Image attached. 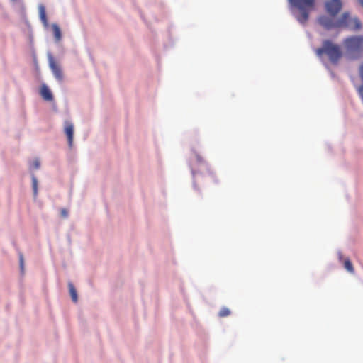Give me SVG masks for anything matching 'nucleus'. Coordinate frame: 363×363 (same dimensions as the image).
Returning <instances> with one entry per match:
<instances>
[{
    "label": "nucleus",
    "instance_id": "nucleus-2",
    "mask_svg": "<svg viewBox=\"0 0 363 363\" xmlns=\"http://www.w3.org/2000/svg\"><path fill=\"white\" fill-rule=\"evenodd\" d=\"M345 55L350 60L363 56V36H351L343 40Z\"/></svg>",
    "mask_w": 363,
    "mask_h": 363
},
{
    "label": "nucleus",
    "instance_id": "nucleus-7",
    "mask_svg": "<svg viewBox=\"0 0 363 363\" xmlns=\"http://www.w3.org/2000/svg\"><path fill=\"white\" fill-rule=\"evenodd\" d=\"M40 94L42 98L45 101H51L53 100V96L51 91L45 84H42L40 90Z\"/></svg>",
    "mask_w": 363,
    "mask_h": 363
},
{
    "label": "nucleus",
    "instance_id": "nucleus-5",
    "mask_svg": "<svg viewBox=\"0 0 363 363\" xmlns=\"http://www.w3.org/2000/svg\"><path fill=\"white\" fill-rule=\"evenodd\" d=\"M48 61H49L50 68L52 70L55 77L58 81H60V82L62 81V79H63V74H62L61 67H60L59 65H57L56 63V62L55 61L53 57L51 55H50L49 57H48Z\"/></svg>",
    "mask_w": 363,
    "mask_h": 363
},
{
    "label": "nucleus",
    "instance_id": "nucleus-9",
    "mask_svg": "<svg viewBox=\"0 0 363 363\" xmlns=\"http://www.w3.org/2000/svg\"><path fill=\"white\" fill-rule=\"evenodd\" d=\"M52 29L53 31L55 39L57 42H59L62 39V33L60 27L56 23L52 25Z\"/></svg>",
    "mask_w": 363,
    "mask_h": 363
},
{
    "label": "nucleus",
    "instance_id": "nucleus-15",
    "mask_svg": "<svg viewBox=\"0 0 363 363\" xmlns=\"http://www.w3.org/2000/svg\"><path fill=\"white\" fill-rule=\"evenodd\" d=\"M19 261H20V266H21V270L23 271V262H24V260H23V256L22 254L19 255Z\"/></svg>",
    "mask_w": 363,
    "mask_h": 363
},
{
    "label": "nucleus",
    "instance_id": "nucleus-14",
    "mask_svg": "<svg viewBox=\"0 0 363 363\" xmlns=\"http://www.w3.org/2000/svg\"><path fill=\"white\" fill-rule=\"evenodd\" d=\"M40 166V161L38 160H35L33 162V164H32V167L33 169H38Z\"/></svg>",
    "mask_w": 363,
    "mask_h": 363
},
{
    "label": "nucleus",
    "instance_id": "nucleus-12",
    "mask_svg": "<svg viewBox=\"0 0 363 363\" xmlns=\"http://www.w3.org/2000/svg\"><path fill=\"white\" fill-rule=\"evenodd\" d=\"M231 313L230 310L228 308L223 307L220 309L218 313V315L220 318H224L230 315Z\"/></svg>",
    "mask_w": 363,
    "mask_h": 363
},
{
    "label": "nucleus",
    "instance_id": "nucleus-10",
    "mask_svg": "<svg viewBox=\"0 0 363 363\" xmlns=\"http://www.w3.org/2000/svg\"><path fill=\"white\" fill-rule=\"evenodd\" d=\"M68 287H69V294H70L72 301L74 303L77 302V300H78L77 294V291H76L74 285L72 283H69Z\"/></svg>",
    "mask_w": 363,
    "mask_h": 363
},
{
    "label": "nucleus",
    "instance_id": "nucleus-8",
    "mask_svg": "<svg viewBox=\"0 0 363 363\" xmlns=\"http://www.w3.org/2000/svg\"><path fill=\"white\" fill-rule=\"evenodd\" d=\"M38 11H39L40 18L42 23H43V25L45 27H48V21L47 16H46V13H45V6L43 4L39 5Z\"/></svg>",
    "mask_w": 363,
    "mask_h": 363
},
{
    "label": "nucleus",
    "instance_id": "nucleus-11",
    "mask_svg": "<svg viewBox=\"0 0 363 363\" xmlns=\"http://www.w3.org/2000/svg\"><path fill=\"white\" fill-rule=\"evenodd\" d=\"M343 264L345 269L347 270L350 273L353 274L354 272V269L350 259H345L344 260Z\"/></svg>",
    "mask_w": 363,
    "mask_h": 363
},
{
    "label": "nucleus",
    "instance_id": "nucleus-6",
    "mask_svg": "<svg viewBox=\"0 0 363 363\" xmlns=\"http://www.w3.org/2000/svg\"><path fill=\"white\" fill-rule=\"evenodd\" d=\"M64 131L67 138L68 145H69V147H72V144H73V137H74V125H73V124L69 121H65Z\"/></svg>",
    "mask_w": 363,
    "mask_h": 363
},
{
    "label": "nucleus",
    "instance_id": "nucleus-1",
    "mask_svg": "<svg viewBox=\"0 0 363 363\" xmlns=\"http://www.w3.org/2000/svg\"><path fill=\"white\" fill-rule=\"evenodd\" d=\"M341 0H328L325 3V9L330 16H321L318 23L325 29L348 28L357 30L361 28V22L357 18H352L348 12L343 13L340 18L335 16L342 9Z\"/></svg>",
    "mask_w": 363,
    "mask_h": 363
},
{
    "label": "nucleus",
    "instance_id": "nucleus-4",
    "mask_svg": "<svg viewBox=\"0 0 363 363\" xmlns=\"http://www.w3.org/2000/svg\"><path fill=\"white\" fill-rule=\"evenodd\" d=\"M291 5L298 9L300 13L296 16L297 21L304 24L308 19L310 11L315 6V0H289Z\"/></svg>",
    "mask_w": 363,
    "mask_h": 363
},
{
    "label": "nucleus",
    "instance_id": "nucleus-17",
    "mask_svg": "<svg viewBox=\"0 0 363 363\" xmlns=\"http://www.w3.org/2000/svg\"><path fill=\"white\" fill-rule=\"evenodd\" d=\"M359 1L361 4V5L363 6V0H359Z\"/></svg>",
    "mask_w": 363,
    "mask_h": 363
},
{
    "label": "nucleus",
    "instance_id": "nucleus-3",
    "mask_svg": "<svg viewBox=\"0 0 363 363\" xmlns=\"http://www.w3.org/2000/svg\"><path fill=\"white\" fill-rule=\"evenodd\" d=\"M315 52L318 56H322L323 54L326 55L333 64L337 63L342 55L340 46L333 43L329 40H324L323 46L318 48Z\"/></svg>",
    "mask_w": 363,
    "mask_h": 363
},
{
    "label": "nucleus",
    "instance_id": "nucleus-13",
    "mask_svg": "<svg viewBox=\"0 0 363 363\" xmlns=\"http://www.w3.org/2000/svg\"><path fill=\"white\" fill-rule=\"evenodd\" d=\"M32 186H33V194L35 196L38 194V181L36 177L33 175L32 176Z\"/></svg>",
    "mask_w": 363,
    "mask_h": 363
},
{
    "label": "nucleus",
    "instance_id": "nucleus-16",
    "mask_svg": "<svg viewBox=\"0 0 363 363\" xmlns=\"http://www.w3.org/2000/svg\"><path fill=\"white\" fill-rule=\"evenodd\" d=\"M61 215L63 216V217H67L68 216V212L66 209L63 208L61 210Z\"/></svg>",
    "mask_w": 363,
    "mask_h": 363
}]
</instances>
